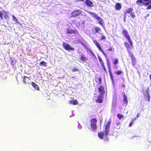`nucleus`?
I'll list each match as a JSON object with an SVG mask.
<instances>
[{
  "mask_svg": "<svg viewBox=\"0 0 151 151\" xmlns=\"http://www.w3.org/2000/svg\"><path fill=\"white\" fill-rule=\"evenodd\" d=\"M124 45L127 50V51L129 54V56L131 58L132 64L133 66H134L136 64V59L134 56L132 51L131 50V49L133 47H130V45L127 42H124Z\"/></svg>",
  "mask_w": 151,
  "mask_h": 151,
  "instance_id": "f257e3e1",
  "label": "nucleus"
},
{
  "mask_svg": "<svg viewBox=\"0 0 151 151\" xmlns=\"http://www.w3.org/2000/svg\"><path fill=\"white\" fill-rule=\"evenodd\" d=\"M122 33L124 37L129 41V45H130V47H133V42L130 39V36L127 30L124 29L122 32Z\"/></svg>",
  "mask_w": 151,
  "mask_h": 151,
  "instance_id": "f03ea898",
  "label": "nucleus"
},
{
  "mask_svg": "<svg viewBox=\"0 0 151 151\" xmlns=\"http://www.w3.org/2000/svg\"><path fill=\"white\" fill-rule=\"evenodd\" d=\"M111 124V120L110 119L106 123L104 124V132L105 135L106 136H107L109 134L110 130V127Z\"/></svg>",
  "mask_w": 151,
  "mask_h": 151,
  "instance_id": "7ed1b4c3",
  "label": "nucleus"
},
{
  "mask_svg": "<svg viewBox=\"0 0 151 151\" xmlns=\"http://www.w3.org/2000/svg\"><path fill=\"white\" fill-rule=\"evenodd\" d=\"M3 15L5 20H9L10 15L9 14V13L7 11L5 10H3L2 11H0V18L1 19H3Z\"/></svg>",
  "mask_w": 151,
  "mask_h": 151,
  "instance_id": "20e7f679",
  "label": "nucleus"
},
{
  "mask_svg": "<svg viewBox=\"0 0 151 151\" xmlns=\"http://www.w3.org/2000/svg\"><path fill=\"white\" fill-rule=\"evenodd\" d=\"M133 9L131 8H129L127 10L124 12V18H126V15L127 14H130L131 17L132 18H134L135 17V15L134 12H133Z\"/></svg>",
  "mask_w": 151,
  "mask_h": 151,
  "instance_id": "39448f33",
  "label": "nucleus"
},
{
  "mask_svg": "<svg viewBox=\"0 0 151 151\" xmlns=\"http://www.w3.org/2000/svg\"><path fill=\"white\" fill-rule=\"evenodd\" d=\"M96 122L97 120L95 118H93L91 120V127L93 131H95L97 129Z\"/></svg>",
  "mask_w": 151,
  "mask_h": 151,
  "instance_id": "423d86ee",
  "label": "nucleus"
},
{
  "mask_svg": "<svg viewBox=\"0 0 151 151\" xmlns=\"http://www.w3.org/2000/svg\"><path fill=\"white\" fill-rule=\"evenodd\" d=\"M63 47L65 48V50H72L73 51L74 50V48L71 47L70 45L68 43H66L65 42H64L63 44Z\"/></svg>",
  "mask_w": 151,
  "mask_h": 151,
  "instance_id": "0eeeda50",
  "label": "nucleus"
},
{
  "mask_svg": "<svg viewBox=\"0 0 151 151\" xmlns=\"http://www.w3.org/2000/svg\"><path fill=\"white\" fill-rule=\"evenodd\" d=\"M81 13L80 10H77L73 11L71 14V17H75L79 16Z\"/></svg>",
  "mask_w": 151,
  "mask_h": 151,
  "instance_id": "6e6552de",
  "label": "nucleus"
},
{
  "mask_svg": "<svg viewBox=\"0 0 151 151\" xmlns=\"http://www.w3.org/2000/svg\"><path fill=\"white\" fill-rule=\"evenodd\" d=\"M136 3L138 6H140L143 5H144L145 6L148 5V3H145L143 1V0H138L136 1Z\"/></svg>",
  "mask_w": 151,
  "mask_h": 151,
  "instance_id": "1a4fd4ad",
  "label": "nucleus"
},
{
  "mask_svg": "<svg viewBox=\"0 0 151 151\" xmlns=\"http://www.w3.org/2000/svg\"><path fill=\"white\" fill-rule=\"evenodd\" d=\"M93 42L94 43V44L96 45V46L99 49V50L101 51L102 52L103 54L106 57V55L105 53L102 50L99 44V43L97 42V41L96 40H93Z\"/></svg>",
  "mask_w": 151,
  "mask_h": 151,
  "instance_id": "9d476101",
  "label": "nucleus"
},
{
  "mask_svg": "<svg viewBox=\"0 0 151 151\" xmlns=\"http://www.w3.org/2000/svg\"><path fill=\"white\" fill-rule=\"evenodd\" d=\"M98 89L99 92L100 93L99 95L104 96V94L105 93L104 87L102 86H101L98 88Z\"/></svg>",
  "mask_w": 151,
  "mask_h": 151,
  "instance_id": "9b49d317",
  "label": "nucleus"
},
{
  "mask_svg": "<svg viewBox=\"0 0 151 151\" xmlns=\"http://www.w3.org/2000/svg\"><path fill=\"white\" fill-rule=\"evenodd\" d=\"M98 58L99 61V62L100 64H101V65L102 68L105 71V72L106 73H107V71L106 69V68H105V67L104 65V63L102 60L101 58L100 57V56H98Z\"/></svg>",
  "mask_w": 151,
  "mask_h": 151,
  "instance_id": "f8f14e48",
  "label": "nucleus"
},
{
  "mask_svg": "<svg viewBox=\"0 0 151 151\" xmlns=\"http://www.w3.org/2000/svg\"><path fill=\"white\" fill-rule=\"evenodd\" d=\"M66 33L68 34H77L78 33V31L76 29H67Z\"/></svg>",
  "mask_w": 151,
  "mask_h": 151,
  "instance_id": "ddd939ff",
  "label": "nucleus"
},
{
  "mask_svg": "<svg viewBox=\"0 0 151 151\" xmlns=\"http://www.w3.org/2000/svg\"><path fill=\"white\" fill-rule=\"evenodd\" d=\"M80 59V61L81 62H86L88 60V58L85 57L83 54H81V55Z\"/></svg>",
  "mask_w": 151,
  "mask_h": 151,
  "instance_id": "4468645a",
  "label": "nucleus"
},
{
  "mask_svg": "<svg viewBox=\"0 0 151 151\" xmlns=\"http://www.w3.org/2000/svg\"><path fill=\"white\" fill-rule=\"evenodd\" d=\"M92 31L93 33L96 34L97 33H99L101 32V29L99 27L96 26L92 29Z\"/></svg>",
  "mask_w": 151,
  "mask_h": 151,
  "instance_id": "2eb2a0df",
  "label": "nucleus"
},
{
  "mask_svg": "<svg viewBox=\"0 0 151 151\" xmlns=\"http://www.w3.org/2000/svg\"><path fill=\"white\" fill-rule=\"evenodd\" d=\"M103 95H99L98 96V99L96 101L98 103H101L103 102Z\"/></svg>",
  "mask_w": 151,
  "mask_h": 151,
  "instance_id": "dca6fc26",
  "label": "nucleus"
},
{
  "mask_svg": "<svg viewBox=\"0 0 151 151\" xmlns=\"http://www.w3.org/2000/svg\"><path fill=\"white\" fill-rule=\"evenodd\" d=\"M85 3L86 5L89 7H92L93 6V2L90 0H86Z\"/></svg>",
  "mask_w": 151,
  "mask_h": 151,
  "instance_id": "f3484780",
  "label": "nucleus"
},
{
  "mask_svg": "<svg viewBox=\"0 0 151 151\" xmlns=\"http://www.w3.org/2000/svg\"><path fill=\"white\" fill-rule=\"evenodd\" d=\"M30 80V78L28 77L24 76L23 77V82L25 84L28 83Z\"/></svg>",
  "mask_w": 151,
  "mask_h": 151,
  "instance_id": "a211bd4d",
  "label": "nucleus"
},
{
  "mask_svg": "<svg viewBox=\"0 0 151 151\" xmlns=\"http://www.w3.org/2000/svg\"><path fill=\"white\" fill-rule=\"evenodd\" d=\"M115 8L116 10L119 11L122 9L121 4L119 2L116 3L115 4Z\"/></svg>",
  "mask_w": 151,
  "mask_h": 151,
  "instance_id": "6ab92c4d",
  "label": "nucleus"
},
{
  "mask_svg": "<svg viewBox=\"0 0 151 151\" xmlns=\"http://www.w3.org/2000/svg\"><path fill=\"white\" fill-rule=\"evenodd\" d=\"M109 73L110 77L111 78V80L112 82V83L113 84H114V83H115L114 81V79L113 78V76L112 74L110 68V67H109Z\"/></svg>",
  "mask_w": 151,
  "mask_h": 151,
  "instance_id": "aec40b11",
  "label": "nucleus"
},
{
  "mask_svg": "<svg viewBox=\"0 0 151 151\" xmlns=\"http://www.w3.org/2000/svg\"><path fill=\"white\" fill-rule=\"evenodd\" d=\"M22 75L20 73L17 74L16 76V78L18 84H19V80H20V78H22Z\"/></svg>",
  "mask_w": 151,
  "mask_h": 151,
  "instance_id": "412c9836",
  "label": "nucleus"
},
{
  "mask_svg": "<svg viewBox=\"0 0 151 151\" xmlns=\"http://www.w3.org/2000/svg\"><path fill=\"white\" fill-rule=\"evenodd\" d=\"M96 19L97 20L99 21L98 22L99 24L103 26L104 22L102 19L99 16H98Z\"/></svg>",
  "mask_w": 151,
  "mask_h": 151,
  "instance_id": "4be33fe9",
  "label": "nucleus"
},
{
  "mask_svg": "<svg viewBox=\"0 0 151 151\" xmlns=\"http://www.w3.org/2000/svg\"><path fill=\"white\" fill-rule=\"evenodd\" d=\"M32 86L34 88L37 90H39V88L38 86L34 82H32L31 83Z\"/></svg>",
  "mask_w": 151,
  "mask_h": 151,
  "instance_id": "5701e85b",
  "label": "nucleus"
},
{
  "mask_svg": "<svg viewBox=\"0 0 151 151\" xmlns=\"http://www.w3.org/2000/svg\"><path fill=\"white\" fill-rule=\"evenodd\" d=\"M47 64L46 62L44 61H42L40 63L39 65L41 66L46 67L47 66Z\"/></svg>",
  "mask_w": 151,
  "mask_h": 151,
  "instance_id": "b1692460",
  "label": "nucleus"
},
{
  "mask_svg": "<svg viewBox=\"0 0 151 151\" xmlns=\"http://www.w3.org/2000/svg\"><path fill=\"white\" fill-rule=\"evenodd\" d=\"M88 12L93 17L96 18V17L98 16L96 13H93L91 12Z\"/></svg>",
  "mask_w": 151,
  "mask_h": 151,
  "instance_id": "393cba45",
  "label": "nucleus"
},
{
  "mask_svg": "<svg viewBox=\"0 0 151 151\" xmlns=\"http://www.w3.org/2000/svg\"><path fill=\"white\" fill-rule=\"evenodd\" d=\"M104 135V132H101L98 134V136L99 138L101 139H103V136Z\"/></svg>",
  "mask_w": 151,
  "mask_h": 151,
  "instance_id": "a878e982",
  "label": "nucleus"
},
{
  "mask_svg": "<svg viewBox=\"0 0 151 151\" xmlns=\"http://www.w3.org/2000/svg\"><path fill=\"white\" fill-rule=\"evenodd\" d=\"M125 86L124 83L120 84L119 85V87L121 88V90H123V92L124 93V90L125 89Z\"/></svg>",
  "mask_w": 151,
  "mask_h": 151,
  "instance_id": "bb28decb",
  "label": "nucleus"
},
{
  "mask_svg": "<svg viewBox=\"0 0 151 151\" xmlns=\"http://www.w3.org/2000/svg\"><path fill=\"white\" fill-rule=\"evenodd\" d=\"M70 103L73 105H76L78 104V102L77 100H71L70 101Z\"/></svg>",
  "mask_w": 151,
  "mask_h": 151,
  "instance_id": "cd10ccee",
  "label": "nucleus"
},
{
  "mask_svg": "<svg viewBox=\"0 0 151 151\" xmlns=\"http://www.w3.org/2000/svg\"><path fill=\"white\" fill-rule=\"evenodd\" d=\"M124 94L123 95V97H124V99H123V101H124L125 103H126L127 104L128 103V100L127 99V97L126 95L125 94V92H124Z\"/></svg>",
  "mask_w": 151,
  "mask_h": 151,
  "instance_id": "c85d7f7f",
  "label": "nucleus"
},
{
  "mask_svg": "<svg viewBox=\"0 0 151 151\" xmlns=\"http://www.w3.org/2000/svg\"><path fill=\"white\" fill-rule=\"evenodd\" d=\"M137 118H135L134 119H133L131 121L129 125V127H131L132 126V125L134 124V121L135 120H136L137 119Z\"/></svg>",
  "mask_w": 151,
  "mask_h": 151,
  "instance_id": "c756f323",
  "label": "nucleus"
},
{
  "mask_svg": "<svg viewBox=\"0 0 151 151\" xmlns=\"http://www.w3.org/2000/svg\"><path fill=\"white\" fill-rule=\"evenodd\" d=\"M97 81H98L97 82L98 83V85L101 84L102 81L101 78V77L97 79Z\"/></svg>",
  "mask_w": 151,
  "mask_h": 151,
  "instance_id": "7c9ffc66",
  "label": "nucleus"
},
{
  "mask_svg": "<svg viewBox=\"0 0 151 151\" xmlns=\"http://www.w3.org/2000/svg\"><path fill=\"white\" fill-rule=\"evenodd\" d=\"M114 73L115 74L119 75H121L122 73H123V72L121 70H118L115 72Z\"/></svg>",
  "mask_w": 151,
  "mask_h": 151,
  "instance_id": "2f4dec72",
  "label": "nucleus"
},
{
  "mask_svg": "<svg viewBox=\"0 0 151 151\" xmlns=\"http://www.w3.org/2000/svg\"><path fill=\"white\" fill-rule=\"evenodd\" d=\"M12 17L13 18V20L15 21L16 23L18 22V19H17V18L15 17V16L14 15H13L12 16Z\"/></svg>",
  "mask_w": 151,
  "mask_h": 151,
  "instance_id": "473e14b6",
  "label": "nucleus"
},
{
  "mask_svg": "<svg viewBox=\"0 0 151 151\" xmlns=\"http://www.w3.org/2000/svg\"><path fill=\"white\" fill-rule=\"evenodd\" d=\"M119 63L118 60V59L116 58L114 61L113 64L114 65H116Z\"/></svg>",
  "mask_w": 151,
  "mask_h": 151,
  "instance_id": "72a5a7b5",
  "label": "nucleus"
},
{
  "mask_svg": "<svg viewBox=\"0 0 151 151\" xmlns=\"http://www.w3.org/2000/svg\"><path fill=\"white\" fill-rule=\"evenodd\" d=\"M117 116L118 118L119 119H120L122 118L123 117V115L119 114H117Z\"/></svg>",
  "mask_w": 151,
  "mask_h": 151,
  "instance_id": "f704fd0d",
  "label": "nucleus"
},
{
  "mask_svg": "<svg viewBox=\"0 0 151 151\" xmlns=\"http://www.w3.org/2000/svg\"><path fill=\"white\" fill-rule=\"evenodd\" d=\"M143 1L145 2H147L146 3H148V5L151 4V0H143Z\"/></svg>",
  "mask_w": 151,
  "mask_h": 151,
  "instance_id": "c9c22d12",
  "label": "nucleus"
},
{
  "mask_svg": "<svg viewBox=\"0 0 151 151\" xmlns=\"http://www.w3.org/2000/svg\"><path fill=\"white\" fill-rule=\"evenodd\" d=\"M106 39V37L105 36L103 35L101 36V37L100 39V40H105Z\"/></svg>",
  "mask_w": 151,
  "mask_h": 151,
  "instance_id": "e433bc0d",
  "label": "nucleus"
},
{
  "mask_svg": "<svg viewBox=\"0 0 151 151\" xmlns=\"http://www.w3.org/2000/svg\"><path fill=\"white\" fill-rule=\"evenodd\" d=\"M72 71L73 72L78 71V69L76 68H74L72 69Z\"/></svg>",
  "mask_w": 151,
  "mask_h": 151,
  "instance_id": "4c0bfd02",
  "label": "nucleus"
},
{
  "mask_svg": "<svg viewBox=\"0 0 151 151\" xmlns=\"http://www.w3.org/2000/svg\"><path fill=\"white\" fill-rule=\"evenodd\" d=\"M11 62L12 64H14L15 63V62L14 61V60H13L12 58H10Z\"/></svg>",
  "mask_w": 151,
  "mask_h": 151,
  "instance_id": "58836bf2",
  "label": "nucleus"
},
{
  "mask_svg": "<svg viewBox=\"0 0 151 151\" xmlns=\"http://www.w3.org/2000/svg\"><path fill=\"white\" fill-rule=\"evenodd\" d=\"M147 100L149 101H150V96H149L148 93H147Z\"/></svg>",
  "mask_w": 151,
  "mask_h": 151,
  "instance_id": "ea45409f",
  "label": "nucleus"
},
{
  "mask_svg": "<svg viewBox=\"0 0 151 151\" xmlns=\"http://www.w3.org/2000/svg\"><path fill=\"white\" fill-rule=\"evenodd\" d=\"M146 8V9H151V5H149Z\"/></svg>",
  "mask_w": 151,
  "mask_h": 151,
  "instance_id": "a19ab883",
  "label": "nucleus"
},
{
  "mask_svg": "<svg viewBox=\"0 0 151 151\" xmlns=\"http://www.w3.org/2000/svg\"><path fill=\"white\" fill-rule=\"evenodd\" d=\"M116 99H115V102H114V101L113 100V104H112L113 105H116Z\"/></svg>",
  "mask_w": 151,
  "mask_h": 151,
  "instance_id": "79ce46f5",
  "label": "nucleus"
},
{
  "mask_svg": "<svg viewBox=\"0 0 151 151\" xmlns=\"http://www.w3.org/2000/svg\"><path fill=\"white\" fill-rule=\"evenodd\" d=\"M104 141H108L109 140V138H106V139H104Z\"/></svg>",
  "mask_w": 151,
  "mask_h": 151,
  "instance_id": "37998d69",
  "label": "nucleus"
},
{
  "mask_svg": "<svg viewBox=\"0 0 151 151\" xmlns=\"http://www.w3.org/2000/svg\"><path fill=\"white\" fill-rule=\"evenodd\" d=\"M112 50V48H109V49H108V50L111 51Z\"/></svg>",
  "mask_w": 151,
  "mask_h": 151,
  "instance_id": "c03bdc74",
  "label": "nucleus"
},
{
  "mask_svg": "<svg viewBox=\"0 0 151 151\" xmlns=\"http://www.w3.org/2000/svg\"><path fill=\"white\" fill-rule=\"evenodd\" d=\"M139 113H138L137 114V116H136L137 118H138L139 117Z\"/></svg>",
  "mask_w": 151,
  "mask_h": 151,
  "instance_id": "a18cd8bd",
  "label": "nucleus"
}]
</instances>
